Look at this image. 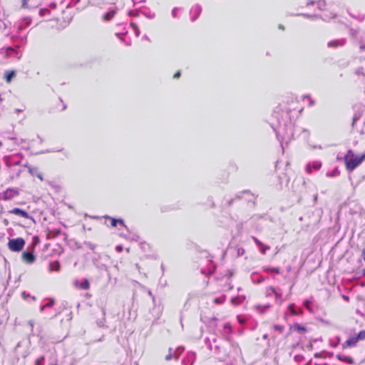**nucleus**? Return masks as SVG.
<instances>
[{
    "label": "nucleus",
    "instance_id": "obj_48",
    "mask_svg": "<svg viewBox=\"0 0 365 365\" xmlns=\"http://www.w3.org/2000/svg\"><path fill=\"white\" fill-rule=\"evenodd\" d=\"M236 198H240V195H236Z\"/></svg>",
    "mask_w": 365,
    "mask_h": 365
},
{
    "label": "nucleus",
    "instance_id": "obj_40",
    "mask_svg": "<svg viewBox=\"0 0 365 365\" xmlns=\"http://www.w3.org/2000/svg\"><path fill=\"white\" fill-rule=\"evenodd\" d=\"M314 168H315V169H318V168H319V167H320V164H319V165H318V164H316V165H314Z\"/></svg>",
    "mask_w": 365,
    "mask_h": 365
},
{
    "label": "nucleus",
    "instance_id": "obj_36",
    "mask_svg": "<svg viewBox=\"0 0 365 365\" xmlns=\"http://www.w3.org/2000/svg\"><path fill=\"white\" fill-rule=\"evenodd\" d=\"M22 7L26 8V0H22Z\"/></svg>",
    "mask_w": 365,
    "mask_h": 365
},
{
    "label": "nucleus",
    "instance_id": "obj_29",
    "mask_svg": "<svg viewBox=\"0 0 365 365\" xmlns=\"http://www.w3.org/2000/svg\"><path fill=\"white\" fill-rule=\"evenodd\" d=\"M131 26H132V27L133 28V29L135 30L136 35H137V36H138V35H139L140 31H139V29H138V28L137 25H136V24H133V23H131Z\"/></svg>",
    "mask_w": 365,
    "mask_h": 365
},
{
    "label": "nucleus",
    "instance_id": "obj_28",
    "mask_svg": "<svg viewBox=\"0 0 365 365\" xmlns=\"http://www.w3.org/2000/svg\"><path fill=\"white\" fill-rule=\"evenodd\" d=\"M54 303H55L54 299H51L49 300V302L47 304H44V307H51L53 306Z\"/></svg>",
    "mask_w": 365,
    "mask_h": 365
},
{
    "label": "nucleus",
    "instance_id": "obj_9",
    "mask_svg": "<svg viewBox=\"0 0 365 365\" xmlns=\"http://www.w3.org/2000/svg\"><path fill=\"white\" fill-rule=\"evenodd\" d=\"M336 359L340 360V361H345L348 364H354V359L350 357V356H344V355H341V354H337L336 356Z\"/></svg>",
    "mask_w": 365,
    "mask_h": 365
},
{
    "label": "nucleus",
    "instance_id": "obj_22",
    "mask_svg": "<svg viewBox=\"0 0 365 365\" xmlns=\"http://www.w3.org/2000/svg\"><path fill=\"white\" fill-rule=\"evenodd\" d=\"M273 329L279 331V333H282L284 330V327L282 325H274Z\"/></svg>",
    "mask_w": 365,
    "mask_h": 365
},
{
    "label": "nucleus",
    "instance_id": "obj_16",
    "mask_svg": "<svg viewBox=\"0 0 365 365\" xmlns=\"http://www.w3.org/2000/svg\"><path fill=\"white\" fill-rule=\"evenodd\" d=\"M184 349L182 348V347H178L175 351H174V354H173V357L176 359H178V357L180 356V355L182 353Z\"/></svg>",
    "mask_w": 365,
    "mask_h": 365
},
{
    "label": "nucleus",
    "instance_id": "obj_3",
    "mask_svg": "<svg viewBox=\"0 0 365 365\" xmlns=\"http://www.w3.org/2000/svg\"><path fill=\"white\" fill-rule=\"evenodd\" d=\"M2 194V199L4 200H9L14 198L15 196L19 195V191L16 189H7Z\"/></svg>",
    "mask_w": 365,
    "mask_h": 365
},
{
    "label": "nucleus",
    "instance_id": "obj_17",
    "mask_svg": "<svg viewBox=\"0 0 365 365\" xmlns=\"http://www.w3.org/2000/svg\"><path fill=\"white\" fill-rule=\"evenodd\" d=\"M225 298H226V297H225V295H222V296H221V297H220L215 298V299L213 300V302H214V303H215V304H222V303H224V302H225Z\"/></svg>",
    "mask_w": 365,
    "mask_h": 365
},
{
    "label": "nucleus",
    "instance_id": "obj_35",
    "mask_svg": "<svg viewBox=\"0 0 365 365\" xmlns=\"http://www.w3.org/2000/svg\"><path fill=\"white\" fill-rule=\"evenodd\" d=\"M262 247V249H261V252H262V254L265 255V253H266V250H267V249H266L264 247Z\"/></svg>",
    "mask_w": 365,
    "mask_h": 365
},
{
    "label": "nucleus",
    "instance_id": "obj_32",
    "mask_svg": "<svg viewBox=\"0 0 365 365\" xmlns=\"http://www.w3.org/2000/svg\"><path fill=\"white\" fill-rule=\"evenodd\" d=\"M29 324L30 325L31 327V331H33V329H34V322L33 320H30L29 321Z\"/></svg>",
    "mask_w": 365,
    "mask_h": 365
},
{
    "label": "nucleus",
    "instance_id": "obj_44",
    "mask_svg": "<svg viewBox=\"0 0 365 365\" xmlns=\"http://www.w3.org/2000/svg\"><path fill=\"white\" fill-rule=\"evenodd\" d=\"M278 27L279 29H284V26L282 24H279Z\"/></svg>",
    "mask_w": 365,
    "mask_h": 365
},
{
    "label": "nucleus",
    "instance_id": "obj_11",
    "mask_svg": "<svg viewBox=\"0 0 365 365\" xmlns=\"http://www.w3.org/2000/svg\"><path fill=\"white\" fill-rule=\"evenodd\" d=\"M269 290H271V291H272V293H274V294H275V300H276V302H277V303H279V304H282V301H283V300H282V294L278 293V292L276 291L275 288H274L273 287H270L269 288Z\"/></svg>",
    "mask_w": 365,
    "mask_h": 365
},
{
    "label": "nucleus",
    "instance_id": "obj_13",
    "mask_svg": "<svg viewBox=\"0 0 365 365\" xmlns=\"http://www.w3.org/2000/svg\"><path fill=\"white\" fill-rule=\"evenodd\" d=\"M60 269V264L58 261H55L50 264V271H58Z\"/></svg>",
    "mask_w": 365,
    "mask_h": 365
},
{
    "label": "nucleus",
    "instance_id": "obj_46",
    "mask_svg": "<svg viewBox=\"0 0 365 365\" xmlns=\"http://www.w3.org/2000/svg\"><path fill=\"white\" fill-rule=\"evenodd\" d=\"M4 222L5 225H7L9 224V222L7 220H4Z\"/></svg>",
    "mask_w": 365,
    "mask_h": 365
},
{
    "label": "nucleus",
    "instance_id": "obj_2",
    "mask_svg": "<svg viewBox=\"0 0 365 365\" xmlns=\"http://www.w3.org/2000/svg\"><path fill=\"white\" fill-rule=\"evenodd\" d=\"M25 245V241L21 237L9 240L8 247L13 252H19L23 250Z\"/></svg>",
    "mask_w": 365,
    "mask_h": 365
},
{
    "label": "nucleus",
    "instance_id": "obj_26",
    "mask_svg": "<svg viewBox=\"0 0 365 365\" xmlns=\"http://www.w3.org/2000/svg\"><path fill=\"white\" fill-rule=\"evenodd\" d=\"M289 310L290 311L292 314H293V315H297V312L294 309V304H290L289 306Z\"/></svg>",
    "mask_w": 365,
    "mask_h": 365
},
{
    "label": "nucleus",
    "instance_id": "obj_20",
    "mask_svg": "<svg viewBox=\"0 0 365 365\" xmlns=\"http://www.w3.org/2000/svg\"><path fill=\"white\" fill-rule=\"evenodd\" d=\"M80 287L82 289H88L90 287L89 282L87 279H85L83 282L81 283Z\"/></svg>",
    "mask_w": 365,
    "mask_h": 365
},
{
    "label": "nucleus",
    "instance_id": "obj_34",
    "mask_svg": "<svg viewBox=\"0 0 365 365\" xmlns=\"http://www.w3.org/2000/svg\"><path fill=\"white\" fill-rule=\"evenodd\" d=\"M309 302L308 300L305 301V302H304V306H305L307 309H309L310 310V308H309Z\"/></svg>",
    "mask_w": 365,
    "mask_h": 365
},
{
    "label": "nucleus",
    "instance_id": "obj_38",
    "mask_svg": "<svg viewBox=\"0 0 365 365\" xmlns=\"http://www.w3.org/2000/svg\"><path fill=\"white\" fill-rule=\"evenodd\" d=\"M232 202H233V199L230 200L228 201L227 204H228V206H231L232 204Z\"/></svg>",
    "mask_w": 365,
    "mask_h": 365
},
{
    "label": "nucleus",
    "instance_id": "obj_25",
    "mask_svg": "<svg viewBox=\"0 0 365 365\" xmlns=\"http://www.w3.org/2000/svg\"><path fill=\"white\" fill-rule=\"evenodd\" d=\"M264 269L267 271L274 272L277 274H279L280 272L279 268L277 267H267Z\"/></svg>",
    "mask_w": 365,
    "mask_h": 365
},
{
    "label": "nucleus",
    "instance_id": "obj_39",
    "mask_svg": "<svg viewBox=\"0 0 365 365\" xmlns=\"http://www.w3.org/2000/svg\"><path fill=\"white\" fill-rule=\"evenodd\" d=\"M116 250H117L118 251H121V250H122V247H121V246H117V247H116Z\"/></svg>",
    "mask_w": 365,
    "mask_h": 365
},
{
    "label": "nucleus",
    "instance_id": "obj_31",
    "mask_svg": "<svg viewBox=\"0 0 365 365\" xmlns=\"http://www.w3.org/2000/svg\"><path fill=\"white\" fill-rule=\"evenodd\" d=\"M177 11H178V8H174L172 11V16L173 17L175 18L176 17V13H177Z\"/></svg>",
    "mask_w": 365,
    "mask_h": 365
},
{
    "label": "nucleus",
    "instance_id": "obj_19",
    "mask_svg": "<svg viewBox=\"0 0 365 365\" xmlns=\"http://www.w3.org/2000/svg\"><path fill=\"white\" fill-rule=\"evenodd\" d=\"M252 240L259 247H264L266 249H270V247L267 245H264L262 242H261L257 237H252Z\"/></svg>",
    "mask_w": 365,
    "mask_h": 365
},
{
    "label": "nucleus",
    "instance_id": "obj_1",
    "mask_svg": "<svg viewBox=\"0 0 365 365\" xmlns=\"http://www.w3.org/2000/svg\"><path fill=\"white\" fill-rule=\"evenodd\" d=\"M364 159L365 154L361 156H356L354 155L351 150H348L347 153L344 156V162L346 170L349 172H351L359 165H360Z\"/></svg>",
    "mask_w": 365,
    "mask_h": 365
},
{
    "label": "nucleus",
    "instance_id": "obj_5",
    "mask_svg": "<svg viewBox=\"0 0 365 365\" xmlns=\"http://www.w3.org/2000/svg\"><path fill=\"white\" fill-rule=\"evenodd\" d=\"M22 259L27 264H32L36 260V257L32 252H24L22 253Z\"/></svg>",
    "mask_w": 365,
    "mask_h": 365
},
{
    "label": "nucleus",
    "instance_id": "obj_14",
    "mask_svg": "<svg viewBox=\"0 0 365 365\" xmlns=\"http://www.w3.org/2000/svg\"><path fill=\"white\" fill-rule=\"evenodd\" d=\"M115 14V11L114 10L109 11L103 15V19L106 21L110 20L113 17Z\"/></svg>",
    "mask_w": 365,
    "mask_h": 365
},
{
    "label": "nucleus",
    "instance_id": "obj_45",
    "mask_svg": "<svg viewBox=\"0 0 365 365\" xmlns=\"http://www.w3.org/2000/svg\"><path fill=\"white\" fill-rule=\"evenodd\" d=\"M319 356H320V354H319V353H316V354H314V356H315L316 358L319 357Z\"/></svg>",
    "mask_w": 365,
    "mask_h": 365
},
{
    "label": "nucleus",
    "instance_id": "obj_10",
    "mask_svg": "<svg viewBox=\"0 0 365 365\" xmlns=\"http://www.w3.org/2000/svg\"><path fill=\"white\" fill-rule=\"evenodd\" d=\"M201 11H202V9L200 7V6L199 5H195V6H193L191 9V12H193L195 14V16H193L192 18V21H194L200 15V14L201 13Z\"/></svg>",
    "mask_w": 365,
    "mask_h": 365
},
{
    "label": "nucleus",
    "instance_id": "obj_12",
    "mask_svg": "<svg viewBox=\"0 0 365 365\" xmlns=\"http://www.w3.org/2000/svg\"><path fill=\"white\" fill-rule=\"evenodd\" d=\"M106 218H108L111 220V225L113 227H115L116 225H117V222H119L120 225H122L123 226L125 227V224H124V222L122 219H119V220H115V218H113V217H108V216H106Z\"/></svg>",
    "mask_w": 365,
    "mask_h": 365
},
{
    "label": "nucleus",
    "instance_id": "obj_23",
    "mask_svg": "<svg viewBox=\"0 0 365 365\" xmlns=\"http://www.w3.org/2000/svg\"><path fill=\"white\" fill-rule=\"evenodd\" d=\"M44 356H41L40 357H38L36 361H35V365H43V362L44 361Z\"/></svg>",
    "mask_w": 365,
    "mask_h": 365
},
{
    "label": "nucleus",
    "instance_id": "obj_47",
    "mask_svg": "<svg viewBox=\"0 0 365 365\" xmlns=\"http://www.w3.org/2000/svg\"><path fill=\"white\" fill-rule=\"evenodd\" d=\"M360 48H361V49H364L365 46H361Z\"/></svg>",
    "mask_w": 365,
    "mask_h": 365
},
{
    "label": "nucleus",
    "instance_id": "obj_50",
    "mask_svg": "<svg viewBox=\"0 0 365 365\" xmlns=\"http://www.w3.org/2000/svg\"><path fill=\"white\" fill-rule=\"evenodd\" d=\"M267 296H270V293H267Z\"/></svg>",
    "mask_w": 365,
    "mask_h": 365
},
{
    "label": "nucleus",
    "instance_id": "obj_21",
    "mask_svg": "<svg viewBox=\"0 0 365 365\" xmlns=\"http://www.w3.org/2000/svg\"><path fill=\"white\" fill-rule=\"evenodd\" d=\"M294 329H295V330L298 331L299 332L307 331V329L304 327H302L299 324H297L294 325Z\"/></svg>",
    "mask_w": 365,
    "mask_h": 365
},
{
    "label": "nucleus",
    "instance_id": "obj_42",
    "mask_svg": "<svg viewBox=\"0 0 365 365\" xmlns=\"http://www.w3.org/2000/svg\"><path fill=\"white\" fill-rule=\"evenodd\" d=\"M314 4V1H310L309 2H307V5L309 6V5H312Z\"/></svg>",
    "mask_w": 365,
    "mask_h": 365
},
{
    "label": "nucleus",
    "instance_id": "obj_6",
    "mask_svg": "<svg viewBox=\"0 0 365 365\" xmlns=\"http://www.w3.org/2000/svg\"><path fill=\"white\" fill-rule=\"evenodd\" d=\"M358 340H356V336H352L347 339L344 343L342 344V348L346 349L348 347H354L356 346Z\"/></svg>",
    "mask_w": 365,
    "mask_h": 365
},
{
    "label": "nucleus",
    "instance_id": "obj_8",
    "mask_svg": "<svg viewBox=\"0 0 365 365\" xmlns=\"http://www.w3.org/2000/svg\"><path fill=\"white\" fill-rule=\"evenodd\" d=\"M16 71H6L4 73V78L7 83H10L13 78L16 76Z\"/></svg>",
    "mask_w": 365,
    "mask_h": 365
},
{
    "label": "nucleus",
    "instance_id": "obj_24",
    "mask_svg": "<svg viewBox=\"0 0 365 365\" xmlns=\"http://www.w3.org/2000/svg\"><path fill=\"white\" fill-rule=\"evenodd\" d=\"M294 359L295 361L297 362H302V361H304V357L303 355H301V354H297L294 357Z\"/></svg>",
    "mask_w": 365,
    "mask_h": 365
},
{
    "label": "nucleus",
    "instance_id": "obj_37",
    "mask_svg": "<svg viewBox=\"0 0 365 365\" xmlns=\"http://www.w3.org/2000/svg\"><path fill=\"white\" fill-rule=\"evenodd\" d=\"M36 175L41 180H43V175L41 173H38Z\"/></svg>",
    "mask_w": 365,
    "mask_h": 365
},
{
    "label": "nucleus",
    "instance_id": "obj_33",
    "mask_svg": "<svg viewBox=\"0 0 365 365\" xmlns=\"http://www.w3.org/2000/svg\"><path fill=\"white\" fill-rule=\"evenodd\" d=\"M180 76V71H178L177 73H175L173 76V78H178Z\"/></svg>",
    "mask_w": 365,
    "mask_h": 365
},
{
    "label": "nucleus",
    "instance_id": "obj_7",
    "mask_svg": "<svg viewBox=\"0 0 365 365\" xmlns=\"http://www.w3.org/2000/svg\"><path fill=\"white\" fill-rule=\"evenodd\" d=\"M344 39L333 40L328 43V47L336 48L338 46H341L344 44Z\"/></svg>",
    "mask_w": 365,
    "mask_h": 365
},
{
    "label": "nucleus",
    "instance_id": "obj_15",
    "mask_svg": "<svg viewBox=\"0 0 365 365\" xmlns=\"http://www.w3.org/2000/svg\"><path fill=\"white\" fill-rule=\"evenodd\" d=\"M243 299H244L243 297H236L232 298L231 302L233 304L237 305V304H240L241 303H242Z\"/></svg>",
    "mask_w": 365,
    "mask_h": 365
},
{
    "label": "nucleus",
    "instance_id": "obj_49",
    "mask_svg": "<svg viewBox=\"0 0 365 365\" xmlns=\"http://www.w3.org/2000/svg\"><path fill=\"white\" fill-rule=\"evenodd\" d=\"M2 199V194L0 193V200Z\"/></svg>",
    "mask_w": 365,
    "mask_h": 365
},
{
    "label": "nucleus",
    "instance_id": "obj_43",
    "mask_svg": "<svg viewBox=\"0 0 365 365\" xmlns=\"http://www.w3.org/2000/svg\"><path fill=\"white\" fill-rule=\"evenodd\" d=\"M46 307H44V305H43V306H41V308H40L41 312H43V309H44Z\"/></svg>",
    "mask_w": 365,
    "mask_h": 365
},
{
    "label": "nucleus",
    "instance_id": "obj_41",
    "mask_svg": "<svg viewBox=\"0 0 365 365\" xmlns=\"http://www.w3.org/2000/svg\"><path fill=\"white\" fill-rule=\"evenodd\" d=\"M342 297H343L345 300L349 301V297H348L347 296H346V295H343V296H342Z\"/></svg>",
    "mask_w": 365,
    "mask_h": 365
},
{
    "label": "nucleus",
    "instance_id": "obj_30",
    "mask_svg": "<svg viewBox=\"0 0 365 365\" xmlns=\"http://www.w3.org/2000/svg\"><path fill=\"white\" fill-rule=\"evenodd\" d=\"M169 351H170V353L165 356V359L167 361L170 360L172 359V357H173V355L170 353V351H171L170 348Z\"/></svg>",
    "mask_w": 365,
    "mask_h": 365
},
{
    "label": "nucleus",
    "instance_id": "obj_27",
    "mask_svg": "<svg viewBox=\"0 0 365 365\" xmlns=\"http://www.w3.org/2000/svg\"><path fill=\"white\" fill-rule=\"evenodd\" d=\"M317 6H318L319 9L322 10L323 8L325 6L324 1H319L317 2Z\"/></svg>",
    "mask_w": 365,
    "mask_h": 365
},
{
    "label": "nucleus",
    "instance_id": "obj_18",
    "mask_svg": "<svg viewBox=\"0 0 365 365\" xmlns=\"http://www.w3.org/2000/svg\"><path fill=\"white\" fill-rule=\"evenodd\" d=\"M356 338V340L359 341H362V340H364L365 339V330H361V331H359V333L355 336Z\"/></svg>",
    "mask_w": 365,
    "mask_h": 365
},
{
    "label": "nucleus",
    "instance_id": "obj_4",
    "mask_svg": "<svg viewBox=\"0 0 365 365\" xmlns=\"http://www.w3.org/2000/svg\"><path fill=\"white\" fill-rule=\"evenodd\" d=\"M9 212L11 214L20 215L26 219L34 220L33 217L30 216L29 214L26 211L23 210L18 207H15L11 210H9Z\"/></svg>",
    "mask_w": 365,
    "mask_h": 365
}]
</instances>
